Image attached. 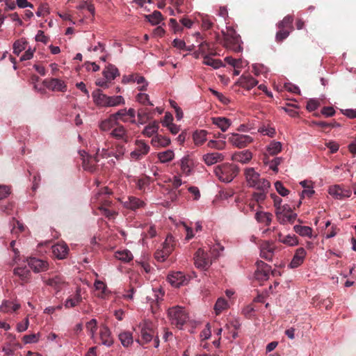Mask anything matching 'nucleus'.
<instances>
[{
    "label": "nucleus",
    "mask_w": 356,
    "mask_h": 356,
    "mask_svg": "<svg viewBox=\"0 0 356 356\" xmlns=\"http://www.w3.org/2000/svg\"><path fill=\"white\" fill-rule=\"evenodd\" d=\"M168 316L171 324L179 329H181L189 319V315L186 309L178 305L169 308Z\"/></svg>",
    "instance_id": "f257e3e1"
},
{
    "label": "nucleus",
    "mask_w": 356,
    "mask_h": 356,
    "mask_svg": "<svg viewBox=\"0 0 356 356\" xmlns=\"http://www.w3.org/2000/svg\"><path fill=\"white\" fill-rule=\"evenodd\" d=\"M214 173L223 182L229 183L238 173V168L232 163H223L215 168Z\"/></svg>",
    "instance_id": "f03ea898"
},
{
    "label": "nucleus",
    "mask_w": 356,
    "mask_h": 356,
    "mask_svg": "<svg viewBox=\"0 0 356 356\" xmlns=\"http://www.w3.org/2000/svg\"><path fill=\"white\" fill-rule=\"evenodd\" d=\"M223 35L222 45L234 52H240L242 51L241 46L240 35L236 33L235 30L231 27H228L226 31H222Z\"/></svg>",
    "instance_id": "7ed1b4c3"
},
{
    "label": "nucleus",
    "mask_w": 356,
    "mask_h": 356,
    "mask_svg": "<svg viewBox=\"0 0 356 356\" xmlns=\"http://www.w3.org/2000/svg\"><path fill=\"white\" fill-rule=\"evenodd\" d=\"M194 264L196 268L206 270L212 264V259L207 252L199 248L194 256Z\"/></svg>",
    "instance_id": "20e7f679"
},
{
    "label": "nucleus",
    "mask_w": 356,
    "mask_h": 356,
    "mask_svg": "<svg viewBox=\"0 0 356 356\" xmlns=\"http://www.w3.org/2000/svg\"><path fill=\"white\" fill-rule=\"evenodd\" d=\"M111 194H112L111 191L108 187H104L94 195V202H97L99 206H103V207H111L113 205L108 196Z\"/></svg>",
    "instance_id": "39448f33"
},
{
    "label": "nucleus",
    "mask_w": 356,
    "mask_h": 356,
    "mask_svg": "<svg viewBox=\"0 0 356 356\" xmlns=\"http://www.w3.org/2000/svg\"><path fill=\"white\" fill-rule=\"evenodd\" d=\"M228 136V141L238 148H243L253 140L252 138L248 135L232 134Z\"/></svg>",
    "instance_id": "423d86ee"
},
{
    "label": "nucleus",
    "mask_w": 356,
    "mask_h": 356,
    "mask_svg": "<svg viewBox=\"0 0 356 356\" xmlns=\"http://www.w3.org/2000/svg\"><path fill=\"white\" fill-rule=\"evenodd\" d=\"M256 264L257 270L254 273L255 278L261 281L267 280L269 277L271 267L262 261H257Z\"/></svg>",
    "instance_id": "0eeeda50"
},
{
    "label": "nucleus",
    "mask_w": 356,
    "mask_h": 356,
    "mask_svg": "<svg viewBox=\"0 0 356 356\" xmlns=\"http://www.w3.org/2000/svg\"><path fill=\"white\" fill-rule=\"evenodd\" d=\"M84 154L85 155L81 154L83 169L88 172H94L97 170V163L99 162L97 154L92 156L87 154L85 152Z\"/></svg>",
    "instance_id": "6e6552de"
},
{
    "label": "nucleus",
    "mask_w": 356,
    "mask_h": 356,
    "mask_svg": "<svg viewBox=\"0 0 356 356\" xmlns=\"http://www.w3.org/2000/svg\"><path fill=\"white\" fill-rule=\"evenodd\" d=\"M110 135L112 138L116 140H120L126 143L129 141V136L127 130L123 125L119 124L118 122L110 133Z\"/></svg>",
    "instance_id": "1a4fd4ad"
},
{
    "label": "nucleus",
    "mask_w": 356,
    "mask_h": 356,
    "mask_svg": "<svg viewBox=\"0 0 356 356\" xmlns=\"http://www.w3.org/2000/svg\"><path fill=\"white\" fill-rule=\"evenodd\" d=\"M27 262L30 268L35 273L46 271L49 268V264L47 261L38 259L35 257H30L27 259Z\"/></svg>",
    "instance_id": "9d476101"
},
{
    "label": "nucleus",
    "mask_w": 356,
    "mask_h": 356,
    "mask_svg": "<svg viewBox=\"0 0 356 356\" xmlns=\"http://www.w3.org/2000/svg\"><path fill=\"white\" fill-rule=\"evenodd\" d=\"M43 83L48 89L53 91L65 92L67 90V86L64 81L58 79H45Z\"/></svg>",
    "instance_id": "9b49d317"
},
{
    "label": "nucleus",
    "mask_w": 356,
    "mask_h": 356,
    "mask_svg": "<svg viewBox=\"0 0 356 356\" xmlns=\"http://www.w3.org/2000/svg\"><path fill=\"white\" fill-rule=\"evenodd\" d=\"M275 249V245L272 243L264 241L260 245V256L267 261H271Z\"/></svg>",
    "instance_id": "f8f14e48"
},
{
    "label": "nucleus",
    "mask_w": 356,
    "mask_h": 356,
    "mask_svg": "<svg viewBox=\"0 0 356 356\" xmlns=\"http://www.w3.org/2000/svg\"><path fill=\"white\" fill-rule=\"evenodd\" d=\"M137 148L131 153V157L136 160L140 159L143 156L148 154L149 146L143 140L136 141Z\"/></svg>",
    "instance_id": "ddd939ff"
},
{
    "label": "nucleus",
    "mask_w": 356,
    "mask_h": 356,
    "mask_svg": "<svg viewBox=\"0 0 356 356\" xmlns=\"http://www.w3.org/2000/svg\"><path fill=\"white\" fill-rule=\"evenodd\" d=\"M118 200L122 203L123 206L126 209H131L132 211H136V209L145 206V202L143 200L134 196H129L127 200L125 201H122L121 199Z\"/></svg>",
    "instance_id": "4468645a"
},
{
    "label": "nucleus",
    "mask_w": 356,
    "mask_h": 356,
    "mask_svg": "<svg viewBox=\"0 0 356 356\" xmlns=\"http://www.w3.org/2000/svg\"><path fill=\"white\" fill-rule=\"evenodd\" d=\"M139 329L140 330L141 341L143 343L149 342L154 335V330L152 325L150 323H144L139 325Z\"/></svg>",
    "instance_id": "2eb2a0df"
},
{
    "label": "nucleus",
    "mask_w": 356,
    "mask_h": 356,
    "mask_svg": "<svg viewBox=\"0 0 356 356\" xmlns=\"http://www.w3.org/2000/svg\"><path fill=\"white\" fill-rule=\"evenodd\" d=\"M51 249L54 256L58 259H65L69 252V248L65 243H58Z\"/></svg>",
    "instance_id": "dca6fc26"
},
{
    "label": "nucleus",
    "mask_w": 356,
    "mask_h": 356,
    "mask_svg": "<svg viewBox=\"0 0 356 356\" xmlns=\"http://www.w3.org/2000/svg\"><path fill=\"white\" fill-rule=\"evenodd\" d=\"M329 193L337 199H343L348 197L351 195V191L350 189L342 188L339 185H334L330 187Z\"/></svg>",
    "instance_id": "f3484780"
},
{
    "label": "nucleus",
    "mask_w": 356,
    "mask_h": 356,
    "mask_svg": "<svg viewBox=\"0 0 356 356\" xmlns=\"http://www.w3.org/2000/svg\"><path fill=\"white\" fill-rule=\"evenodd\" d=\"M168 280L175 287H179L187 281L184 274L180 271L173 272L168 275Z\"/></svg>",
    "instance_id": "a211bd4d"
},
{
    "label": "nucleus",
    "mask_w": 356,
    "mask_h": 356,
    "mask_svg": "<svg viewBox=\"0 0 356 356\" xmlns=\"http://www.w3.org/2000/svg\"><path fill=\"white\" fill-rule=\"evenodd\" d=\"M305 256V250L303 248H298L291 263L289 264V267L291 268H296L300 266L303 263Z\"/></svg>",
    "instance_id": "6ab92c4d"
},
{
    "label": "nucleus",
    "mask_w": 356,
    "mask_h": 356,
    "mask_svg": "<svg viewBox=\"0 0 356 356\" xmlns=\"http://www.w3.org/2000/svg\"><path fill=\"white\" fill-rule=\"evenodd\" d=\"M244 175L247 184L250 187L255 186L256 182L261 179L259 173L256 172L253 168H246Z\"/></svg>",
    "instance_id": "aec40b11"
},
{
    "label": "nucleus",
    "mask_w": 356,
    "mask_h": 356,
    "mask_svg": "<svg viewBox=\"0 0 356 356\" xmlns=\"http://www.w3.org/2000/svg\"><path fill=\"white\" fill-rule=\"evenodd\" d=\"M82 301L81 289L76 288V293L67 298L65 302V307L67 309L74 307Z\"/></svg>",
    "instance_id": "412c9836"
},
{
    "label": "nucleus",
    "mask_w": 356,
    "mask_h": 356,
    "mask_svg": "<svg viewBox=\"0 0 356 356\" xmlns=\"http://www.w3.org/2000/svg\"><path fill=\"white\" fill-rule=\"evenodd\" d=\"M45 283L56 289L57 291H59L65 284V281L63 276L57 275L49 278L45 281Z\"/></svg>",
    "instance_id": "4be33fe9"
},
{
    "label": "nucleus",
    "mask_w": 356,
    "mask_h": 356,
    "mask_svg": "<svg viewBox=\"0 0 356 356\" xmlns=\"http://www.w3.org/2000/svg\"><path fill=\"white\" fill-rule=\"evenodd\" d=\"M94 102L100 106H106L108 96L102 93V90L97 89L92 93Z\"/></svg>",
    "instance_id": "5701e85b"
},
{
    "label": "nucleus",
    "mask_w": 356,
    "mask_h": 356,
    "mask_svg": "<svg viewBox=\"0 0 356 356\" xmlns=\"http://www.w3.org/2000/svg\"><path fill=\"white\" fill-rule=\"evenodd\" d=\"M224 159L222 154L219 152L208 153L203 156V160L208 165H211Z\"/></svg>",
    "instance_id": "b1692460"
},
{
    "label": "nucleus",
    "mask_w": 356,
    "mask_h": 356,
    "mask_svg": "<svg viewBox=\"0 0 356 356\" xmlns=\"http://www.w3.org/2000/svg\"><path fill=\"white\" fill-rule=\"evenodd\" d=\"M117 122H118L115 120L114 115H112L111 114L108 118L102 120L99 123V127L100 130L103 131H112L117 124Z\"/></svg>",
    "instance_id": "393cba45"
},
{
    "label": "nucleus",
    "mask_w": 356,
    "mask_h": 356,
    "mask_svg": "<svg viewBox=\"0 0 356 356\" xmlns=\"http://www.w3.org/2000/svg\"><path fill=\"white\" fill-rule=\"evenodd\" d=\"M100 339L102 343L107 346H111L113 344V339L111 337V332L108 327L102 325L100 327Z\"/></svg>",
    "instance_id": "a878e982"
},
{
    "label": "nucleus",
    "mask_w": 356,
    "mask_h": 356,
    "mask_svg": "<svg viewBox=\"0 0 356 356\" xmlns=\"http://www.w3.org/2000/svg\"><path fill=\"white\" fill-rule=\"evenodd\" d=\"M103 74L107 81L115 79L120 76L118 69L112 64H108L103 71Z\"/></svg>",
    "instance_id": "bb28decb"
},
{
    "label": "nucleus",
    "mask_w": 356,
    "mask_h": 356,
    "mask_svg": "<svg viewBox=\"0 0 356 356\" xmlns=\"http://www.w3.org/2000/svg\"><path fill=\"white\" fill-rule=\"evenodd\" d=\"M213 124L216 125L222 131L225 132L231 125L229 119L224 117H215L211 118Z\"/></svg>",
    "instance_id": "cd10ccee"
},
{
    "label": "nucleus",
    "mask_w": 356,
    "mask_h": 356,
    "mask_svg": "<svg viewBox=\"0 0 356 356\" xmlns=\"http://www.w3.org/2000/svg\"><path fill=\"white\" fill-rule=\"evenodd\" d=\"M193 165V161L189 156H184L180 161L181 172L186 175H189L191 172Z\"/></svg>",
    "instance_id": "c85d7f7f"
},
{
    "label": "nucleus",
    "mask_w": 356,
    "mask_h": 356,
    "mask_svg": "<svg viewBox=\"0 0 356 356\" xmlns=\"http://www.w3.org/2000/svg\"><path fill=\"white\" fill-rule=\"evenodd\" d=\"M240 83L243 88L250 90L258 83V81L250 75H242Z\"/></svg>",
    "instance_id": "c756f323"
},
{
    "label": "nucleus",
    "mask_w": 356,
    "mask_h": 356,
    "mask_svg": "<svg viewBox=\"0 0 356 356\" xmlns=\"http://www.w3.org/2000/svg\"><path fill=\"white\" fill-rule=\"evenodd\" d=\"M20 308V305L14 303L10 300H3L0 305V312L8 313L10 312H16Z\"/></svg>",
    "instance_id": "7c9ffc66"
},
{
    "label": "nucleus",
    "mask_w": 356,
    "mask_h": 356,
    "mask_svg": "<svg viewBox=\"0 0 356 356\" xmlns=\"http://www.w3.org/2000/svg\"><path fill=\"white\" fill-rule=\"evenodd\" d=\"M252 157V152L248 150H245V151L235 153L233 155L232 159H233V160H234L236 161L245 163L249 162L251 160Z\"/></svg>",
    "instance_id": "2f4dec72"
},
{
    "label": "nucleus",
    "mask_w": 356,
    "mask_h": 356,
    "mask_svg": "<svg viewBox=\"0 0 356 356\" xmlns=\"http://www.w3.org/2000/svg\"><path fill=\"white\" fill-rule=\"evenodd\" d=\"M154 147H166L170 143V140L168 137L161 135H156L152 138L151 141Z\"/></svg>",
    "instance_id": "473e14b6"
},
{
    "label": "nucleus",
    "mask_w": 356,
    "mask_h": 356,
    "mask_svg": "<svg viewBox=\"0 0 356 356\" xmlns=\"http://www.w3.org/2000/svg\"><path fill=\"white\" fill-rule=\"evenodd\" d=\"M273 215L268 212L257 211L255 213V219L259 222L265 223L266 226L270 225L272 221Z\"/></svg>",
    "instance_id": "72a5a7b5"
},
{
    "label": "nucleus",
    "mask_w": 356,
    "mask_h": 356,
    "mask_svg": "<svg viewBox=\"0 0 356 356\" xmlns=\"http://www.w3.org/2000/svg\"><path fill=\"white\" fill-rule=\"evenodd\" d=\"M293 17L292 15H288L284 17V19L279 22L277 24L278 29H289L290 31H292L293 29Z\"/></svg>",
    "instance_id": "f704fd0d"
},
{
    "label": "nucleus",
    "mask_w": 356,
    "mask_h": 356,
    "mask_svg": "<svg viewBox=\"0 0 356 356\" xmlns=\"http://www.w3.org/2000/svg\"><path fill=\"white\" fill-rule=\"evenodd\" d=\"M175 245L176 242L174 236L171 234H168L165 238V242L163 243V248H164L165 254H170L174 250Z\"/></svg>",
    "instance_id": "c9c22d12"
},
{
    "label": "nucleus",
    "mask_w": 356,
    "mask_h": 356,
    "mask_svg": "<svg viewBox=\"0 0 356 356\" xmlns=\"http://www.w3.org/2000/svg\"><path fill=\"white\" fill-rule=\"evenodd\" d=\"M207 132L205 130L196 131L193 133V138L196 145H202L207 140Z\"/></svg>",
    "instance_id": "e433bc0d"
},
{
    "label": "nucleus",
    "mask_w": 356,
    "mask_h": 356,
    "mask_svg": "<svg viewBox=\"0 0 356 356\" xmlns=\"http://www.w3.org/2000/svg\"><path fill=\"white\" fill-rule=\"evenodd\" d=\"M293 229L302 236H308L309 238L312 236V229L310 227L296 225L293 227Z\"/></svg>",
    "instance_id": "4c0bfd02"
},
{
    "label": "nucleus",
    "mask_w": 356,
    "mask_h": 356,
    "mask_svg": "<svg viewBox=\"0 0 356 356\" xmlns=\"http://www.w3.org/2000/svg\"><path fill=\"white\" fill-rule=\"evenodd\" d=\"M115 257L116 259L124 262H129L133 259V255L131 252L128 250L117 251L115 253Z\"/></svg>",
    "instance_id": "58836bf2"
},
{
    "label": "nucleus",
    "mask_w": 356,
    "mask_h": 356,
    "mask_svg": "<svg viewBox=\"0 0 356 356\" xmlns=\"http://www.w3.org/2000/svg\"><path fill=\"white\" fill-rule=\"evenodd\" d=\"M145 18L152 25H157L163 19L161 13L157 10H154L152 14L145 15Z\"/></svg>",
    "instance_id": "ea45409f"
},
{
    "label": "nucleus",
    "mask_w": 356,
    "mask_h": 356,
    "mask_svg": "<svg viewBox=\"0 0 356 356\" xmlns=\"http://www.w3.org/2000/svg\"><path fill=\"white\" fill-rule=\"evenodd\" d=\"M27 42L24 38L17 40L13 44V53L17 56L26 49Z\"/></svg>",
    "instance_id": "a19ab883"
},
{
    "label": "nucleus",
    "mask_w": 356,
    "mask_h": 356,
    "mask_svg": "<svg viewBox=\"0 0 356 356\" xmlns=\"http://www.w3.org/2000/svg\"><path fill=\"white\" fill-rule=\"evenodd\" d=\"M10 223L13 226L11 232L13 234L18 235L19 233L24 232L26 229L24 225L19 220H16L15 218H13Z\"/></svg>",
    "instance_id": "79ce46f5"
},
{
    "label": "nucleus",
    "mask_w": 356,
    "mask_h": 356,
    "mask_svg": "<svg viewBox=\"0 0 356 356\" xmlns=\"http://www.w3.org/2000/svg\"><path fill=\"white\" fill-rule=\"evenodd\" d=\"M203 58V63L204 65L211 66L214 69H218L220 67L223 66V63L220 60L213 59L209 55H204Z\"/></svg>",
    "instance_id": "37998d69"
},
{
    "label": "nucleus",
    "mask_w": 356,
    "mask_h": 356,
    "mask_svg": "<svg viewBox=\"0 0 356 356\" xmlns=\"http://www.w3.org/2000/svg\"><path fill=\"white\" fill-rule=\"evenodd\" d=\"M159 129V123L154 121L145 127L143 134L147 137H151L154 134L157 132Z\"/></svg>",
    "instance_id": "c03bdc74"
},
{
    "label": "nucleus",
    "mask_w": 356,
    "mask_h": 356,
    "mask_svg": "<svg viewBox=\"0 0 356 356\" xmlns=\"http://www.w3.org/2000/svg\"><path fill=\"white\" fill-rule=\"evenodd\" d=\"M14 274L19 276L22 280L26 281L30 277V270L26 267H17L14 269Z\"/></svg>",
    "instance_id": "a18cd8bd"
},
{
    "label": "nucleus",
    "mask_w": 356,
    "mask_h": 356,
    "mask_svg": "<svg viewBox=\"0 0 356 356\" xmlns=\"http://www.w3.org/2000/svg\"><path fill=\"white\" fill-rule=\"evenodd\" d=\"M270 186V184L269 181L264 178H261L256 182L255 186H252L251 187L256 188L258 191H268Z\"/></svg>",
    "instance_id": "49530a36"
},
{
    "label": "nucleus",
    "mask_w": 356,
    "mask_h": 356,
    "mask_svg": "<svg viewBox=\"0 0 356 356\" xmlns=\"http://www.w3.org/2000/svg\"><path fill=\"white\" fill-rule=\"evenodd\" d=\"M175 154L172 150H166L158 154V159L161 163H167L173 159Z\"/></svg>",
    "instance_id": "de8ad7c7"
},
{
    "label": "nucleus",
    "mask_w": 356,
    "mask_h": 356,
    "mask_svg": "<svg viewBox=\"0 0 356 356\" xmlns=\"http://www.w3.org/2000/svg\"><path fill=\"white\" fill-rule=\"evenodd\" d=\"M124 104V99L122 96H108L107 107L117 106Z\"/></svg>",
    "instance_id": "09e8293b"
},
{
    "label": "nucleus",
    "mask_w": 356,
    "mask_h": 356,
    "mask_svg": "<svg viewBox=\"0 0 356 356\" xmlns=\"http://www.w3.org/2000/svg\"><path fill=\"white\" fill-rule=\"evenodd\" d=\"M282 237V235L281 234H279L278 240L284 244L293 246L296 245L298 243V238L296 236L288 235L284 236L283 238Z\"/></svg>",
    "instance_id": "8fccbe9b"
},
{
    "label": "nucleus",
    "mask_w": 356,
    "mask_h": 356,
    "mask_svg": "<svg viewBox=\"0 0 356 356\" xmlns=\"http://www.w3.org/2000/svg\"><path fill=\"white\" fill-rule=\"evenodd\" d=\"M228 307L227 302L222 298H220L217 300L214 310L216 315L220 314L224 309H226Z\"/></svg>",
    "instance_id": "3c124183"
},
{
    "label": "nucleus",
    "mask_w": 356,
    "mask_h": 356,
    "mask_svg": "<svg viewBox=\"0 0 356 356\" xmlns=\"http://www.w3.org/2000/svg\"><path fill=\"white\" fill-rule=\"evenodd\" d=\"M119 339L124 346H128L133 342V337L129 332H123L119 334Z\"/></svg>",
    "instance_id": "603ef678"
},
{
    "label": "nucleus",
    "mask_w": 356,
    "mask_h": 356,
    "mask_svg": "<svg viewBox=\"0 0 356 356\" xmlns=\"http://www.w3.org/2000/svg\"><path fill=\"white\" fill-rule=\"evenodd\" d=\"M282 150V144L280 142L271 143L267 148V152L270 155H275Z\"/></svg>",
    "instance_id": "864d4df0"
},
{
    "label": "nucleus",
    "mask_w": 356,
    "mask_h": 356,
    "mask_svg": "<svg viewBox=\"0 0 356 356\" xmlns=\"http://www.w3.org/2000/svg\"><path fill=\"white\" fill-rule=\"evenodd\" d=\"M268 191H259L252 193V199L257 204L262 203L266 198Z\"/></svg>",
    "instance_id": "5fc2aeb1"
},
{
    "label": "nucleus",
    "mask_w": 356,
    "mask_h": 356,
    "mask_svg": "<svg viewBox=\"0 0 356 356\" xmlns=\"http://www.w3.org/2000/svg\"><path fill=\"white\" fill-rule=\"evenodd\" d=\"M114 115L115 120L118 122V120H122L123 122H129L128 115L127 114V109H120L115 113L112 114Z\"/></svg>",
    "instance_id": "6e6d98bb"
},
{
    "label": "nucleus",
    "mask_w": 356,
    "mask_h": 356,
    "mask_svg": "<svg viewBox=\"0 0 356 356\" xmlns=\"http://www.w3.org/2000/svg\"><path fill=\"white\" fill-rule=\"evenodd\" d=\"M150 178L147 176H144L139 178L136 181L137 188L140 191H144L145 186L149 184Z\"/></svg>",
    "instance_id": "4d7b16f0"
},
{
    "label": "nucleus",
    "mask_w": 356,
    "mask_h": 356,
    "mask_svg": "<svg viewBox=\"0 0 356 356\" xmlns=\"http://www.w3.org/2000/svg\"><path fill=\"white\" fill-rule=\"evenodd\" d=\"M149 112L147 108H140L138 111L137 116L138 119V122L140 124H144L148 120Z\"/></svg>",
    "instance_id": "13d9d810"
},
{
    "label": "nucleus",
    "mask_w": 356,
    "mask_h": 356,
    "mask_svg": "<svg viewBox=\"0 0 356 356\" xmlns=\"http://www.w3.org/2000/svg\"><path fill=\"white\" fill-rule=\"evenodd\" d=\"M86 329L90 332V335L92 338L94 337L95 333L97 329V320L93 318L86 323Z\"/></svg>",
    "instance_id": "bf43d9fd"
},
{
    "label": "nucleus",
    "mask_w": 356,
    "mask_h": 356,
    "mask_svg": "<svg viewBox=\"0 0 356 356\" xmlns=\"http://www.w3.org/2000/svg\"><path fill=\"white\" fill-rule=\"evenodd\" d=\"M207 145L209 147L220 150L225 147V141L211 140L208 142Z\"/></svg>",
    "instance_id": "052dcab7"
},
{
    "label": "nucleus",
    "mask_w": 356,
    "mask_h": 356,
    "mask_svg": "<svg viewBox=\"0 0 356 356\" xmlns=\"http://www.w3.org/2000/svg\"><path fill=\"white\" fill-rule=\"evenodd\" d=\"M290 32L291 31L289 29H279V31L277 32L275 36L276 41L277 42H282L289 36Z\"/></svg>",
    "instance_id": "680f3d73"
},
{
    "label": "nucleus",
    "mask_w": 356,
    "mask_h": 356,
    "mask_svg": "<svg viewBox=\"0 0 356 356\" xmlns=\"http://www.w3.org/2000/svg\"><path fill=\"white\" fill-rule=\"evenodd\" d=\"M275 187L277 193L283 197L289 193V191L284 186L281 181H276L275 183Z\"/></svg>",
    "instance_id": "e2e57ef3"
},
{
    "label": "nucleus",
    "mask_w": 356,
    "mask_h": 356,
    "mask_svg": "<svg viewBox=\"0 0 356 356\" xmlns=\"http://www.w3.org/2000/svg\"><path fill=\"white\" fill-rule=\"evenodd\" d=\"M224 248L221 246L220 244H217L213 246L210 250V253H209L211 256V259H216L220 256V251H222Z\"/></svg>",
    "instance_id": "0e129e2a"
},
{
    "label": "nucleus",
    "mask_w": 356,
    "mask_h": 356,
    "mask_svg": "<svg viewBox=\"0 0 356 356\" xmlns=\"http://www.w3.org/2000/svg\"><path fill=\"white\" fill-rule=\"evenodd\" d=\"M136 100L143 104V105H145V104H149V105H151L152 106L153 104H152V102L149 101V95L147 94H145V93H139L136 95Z\"/></svg>",
    "instance_id": "69168bd1"
},
{
    "label": "nucleus",
    "mask_w": 356,
    "mask_h": 356,
    "mask_svg": "<svg viewBox=\"0 0 356 356\" xmlns=\"http://www.w3.org/2000/svg\"><path fill=\"white\" fill-rule=\"evenodd\" d=\"M134 82H136L139 85L143 84L141 86L138 87L139 90L145 91L147 90V83L145 81V79L143 76H139L138 74H136L135 79H134Z\"/></svg>",
    "instance_id": "338daca9"
},
{
    "label": "nucleus",
    "mask_w": 356,
    "mask_h": 356,
    "mask_svg": "<svg viewBox=\"0 0 356 356\" xmlns=\"http://www.w3.org/2000/svg\"><path fill=\"white\" fill-rule=\"evenodd\" d=\"M225 62L233 66L234 68H240L241 67V59H236L231 56H227L225 58Z\"/></svg>",
    "instance_id": "774afa93"
}]
</instances>
